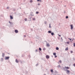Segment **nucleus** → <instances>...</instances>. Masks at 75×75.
I'll use <instances>...</instances> for the list:
<instances>
[{"label": "nucleus", "instance_id": "f257e3e1", "mask_svg": "<svg viewBox=\"0 0 75 75\" xmlns=\"http://www.w3.org/2000/svg\"><path fill=\"white\" fill-rule=\"evenodd\" d=\"M61 69L62 70V71H66V70H67L66 69V68H65V67H62Z\"/></svg>", "mask_w": 75, "mask_h": 75}, {"label": "nucleus", "instance_id": "f03ea898", "mask_svg": "<svg viewBox=\"0 0 75 75\" xmlns=\"http://www.w3.org/2000/svg\"><path fill=\"white\" fill-rule=\"evenodd\" d=\"M66 72L67 74H70V71L68 69H66Z\"/></svg>", "mask_w": 75, "mask_h": 75}, {"label": "nucleus", "instance_id": "7ed1b4c3", "mask_svg": "<svg viewBox=\"0 0 75 75\" xmlns=\"http://www.w3.org/2000/svg\"><path fill=\"white\" fill-rule=\"evenodd\" d=\"M9 23L10 24V25L11 27L13 26V23L12 22H11L10 21H9Z\"/></svg>", "mask_w": 75, "mask_h": 75}, {"label": "nucleus", "instance_id": "20e7f679", "mask_svg": "<svg viewBox=\"0 0 75 75\" xmlns=\"http://www.w3.org/2000/svg\"><path fill=\"white\" fill-rule=\"evenodd\" d=\"M9 58H10V57L6 56L5 57V60H8V59H9Z\"/></svg>", "mask_w": 75, "mask_h": 75}, {"label": "nucleus", "instance_id": "39448f33", "mask_svg": "<svg viewBox=\"0 0 75 75\" xmlns=\"http://www.w3.org/2000/svg\"><path fill=\"white\" fill-rule=\"evenodd\" d=\"M10 20H13V16L11 15L10 16Z\"/></svg>", "mask_w": 75, "mask_h": 75}, {"label": "nucleus", "instance_id": "423d86ee", "mask_svg": "<svg viewBox=\"0 0 75 75\" xmlns=\"http://www.w3.org/2000/svg\"><path fill=\"white\" fill-rule=\"evenodd\" d=\"M46 59H49V58H50V56L48 55H46Z\"/></svg>", "mask_w": 75, "mask_h": 75}, {"label": "nucleus", "instance_id": "0eeeda50", "mask_svg": "<svg viewBox=\"0 0 75 75\" xmlns=\"http://www.w3.org/2000/svg\"><path fill=\"white\" fill-rule=\"evenodd\" d=\"M70 27H71V30H72V29L74 28V26H73V25H70Z\"/></svg>", "mask_w": 75, "mask_h": 75}, {"label": "nucleus", "instance_id": "6e6552de", "mask_svg": "<svg viewBox=\"0 0 75 75\" xmlns=\"http://www.w3.org/2000/svg\"><path fill=\"white\" fill-rule=\"evenodd\" d=\"M30 15L31 16H34V13H33V12H31L30 13Z\"/></svg>", "mask_w": 75, "mask_h": 75}, {"label": "nucleus", "instance_id": "1a4fd4ad", "mask_svg": "<svg viewBox=\"0 0 75 75\" xmlns=\"http://www.w3.org/2000/svg\"><path fill=\"white\" fill-rule=\"evenodd\" d=\"M15 33H18V31L17 29L15 30Z\"/></svg>", "mask_w": 75, "mask_h": 75}, {"label": "nucleus", "instance_id": "9d476101", "mask_svg": "<svg viewBox=\"0 0 75 75\" xmlns=\"http://www.w3.org/2000/svg\"><path fill=\"white\" fill-rule=\"evenodd\" d=\"M5 56V54L4 53H2V57H4Z\"/></svg>", "mask_w": 75, "mask_h": 75}, {"label": "nucleus", "instance_id": "9b49d317", "mask_svg": "<svg viewBox=\"0 0 75 75\" xmlns=\"http://www.w3.org/2000/svg\"><path fill=\"white\" fill-rule=\"evenodd\" d=\"M39 52H40V51H42V49L41 48V47H39Z\"/></svg>", "mask_w": 75, "mask_h": 75}, {"label": "nucleus", "instance_id": "f8f14e48", "mask_svg": "<svg viewBox=\"0 0 75 75\" xmlns=\"http://www.w3.org/2000/svg\"><path fill=\"white\" fill-rule=\"evenodd\" d=\"M65 67L66 69H69V67H66V66H65Z\"/></svg>", "mask_w": 75, "mask_h": 75}, {"label": "nucleus", "instance_id": "ddd939ff", "mask_svg": "<svg viewBox=\"0 0 75 75\" xmlns=\"http://www.w3.org/2000/svg\"><path fill=\"white\" fill-rule=\"evenodd\" d=\"M48 33H49V34H51V33H52V31L51 30H49L48 31Z\"/></svg>", "mask_w": 75, "mask_h": 75}, {"label": "nucleus", "instance_id": "4468645a", "mask_svg": "<svg viewBox=\"0 0 75 75\" xmlns=\"http://www.w3.org/2000/svg\"><path fill=\"white\" fill-rule=\"evenodd\" d=\"M46 46L47 47H50V44H49V43H47L46 44Z\"/></svg>", "mask_w": 75, "mask_h": 75}, {"label": "nucleus", "instance_id": "2eb2a0df", "mask_svg": "<svg viewBox=\"0 0 75 75\" xmlns=\"http://www.w3.org/2000/svg\"><path fill=\"white\" fill-rule=\"evenodd\" d=\"M16 63H18V62H19L18 61V60H17V59H16Z\"/></svg>", "mask_w": 75, "mask_h": 75}, {"label": "nucleus", "instance_id": "dca6fc26", "mask_svg": "<svg viewBox=\"0 0 75 75\" xmlns=\"http://www.w3.org/2000/svg\"><path fill=\"white\" fill-rule=\"evenodd\" d=\"M51 34V35L52 36H53V35H54V32H52Z\"/></svg>", "mask_w": 75, "mask_h": 75}, {"label": "nucleus", "instance_id": "f3484780", "mask_svg": "<svg viewBox=\"0 0 75 75\" xmlns=\"http://www.w3.org/2000/svg\"><path fill=\"white\" fill-rule=\"evenodd\" d=\"M56 50H59V47H57L56 48Z\"/></svg>", "mask_w": 75, "mask_h": 75}, {"label": "nucleus", "instance_id": "a211bd4d", "mask_svg": "<svg viewBox=\"0 0 75 75\" xmlns=\"http://www.w3.org/2000/svg\"><path fill=\"white\" fill-rule=\"evenodd\" d=\"M50 72L52 73L54 72V71L53 70V69H51L50 70Z\"/></svg>", "mask_w": 75, "mask_h": 75}, {"label": "nucleus", "instance_id": "6ab92c4d", "mask_svg": "<svg viewBox=\"0 0 75 75\" xmlns=\"http://www.w3.org/2000/svg\"><path fill=\"white\" fill-rule=\"evenodd\" d=\"M39 65V64H38V63L36 64L35 65L36 67H38Z\"/></svg>", "mask_w": 75, "mask_h": 75}, {"label": "nucleus", "instance_id": "aec40b11", "mask_svg": "<svg viewBox=\"0 0 75 75\" xmlns=\"http://www.w3.org/2000/svg\"><path fill=\"white\" fill-rule=\"evenodd\" d=\"M37 1H39L40 2H42L41 0H37Z\"/></svg>", "mask_w": 75, "mask_h": 75}, {"label": "nucleus", "instance_id": "412c9836", "mask_svg": "<svg viewBox=\"0 0 75 75\" xmlns=\"http://www.w3.org/2000/svg\"><path fill=\"white\" fill-rule=\"evenodd\" d=\"M57 54L55 52H54L53 53V55H56Z\"/></svg>", "mask_w": 75, "mask_h": 75}, {"label": "nucleus", "instance_id": "4be33fe9", "mask_svg": "<svg viewBox=\"0 0 75 75\" xmlns=\"http://www.w3.org/2000/svg\"><path fill=\"white\" fill-rule=\"evenodd\" d=\"M65 51H67L68 50V47H67L66 48H65Z\"/></svg>", "mask_w": 75, "mask_h": 75}, {"label": "nucleus", "instance_id": "5701e85b", "mask_svg": "<svg viewBox=\"0 0 75 75\" xmlns=\"http://www.w3.org/2000/svg\"><path fill=\"white\" fill-rule=\"evenodd\" d=\"M49 28H51V23L49 24Z\"/></svg>", "mask_w": 75, "mask_h": 75}, {"label": "nucleus", "instance_id": "b1692460", "mask_svg": "<svg viewBox=\"0 0 75 75\" xmlns=\"http://www.w3.org/2000/svg\"><path fill=\"white\" fill-rule=\"evenodd\" d=\"M24 20L25 21H27V18H25Z\"/></svg>", "mask_w": 75, "mask_h": 75}, {"label": "nucleus", "instance_id": "393cba45", "mask_svg": "<svg viewBox=\"0 0 75 75\" xmlns=\"http://www.w3.org/2000/svg\"><path fill=\"white\" fill-rule=\"evenodd\" d=\"M38 13H39V12L38 11H36V14H38Z\"/></svg>", "mask_w": 75, "mask_h": 75}, {"label": "nucleus", "instance_id": "a878e982", "mask_svg": "<svg viewBox=\"0 0 75 75\" xmlns=\"http://www.w3.org/2000/svg\"><path fill=\"white\" fill-rule=\"evenodd\" d=\"M47 21H44V24H47Z\"/></svg>", "mask_w": 75, "mask_h": 75}, {"label": "nucleus", "instance_id": "bb28decb", "mask_svg": "<svg viewBox=\"0 0 75 75\" xmlns=\"http://www.w3.org/2000/svg\"><path fill=\"white\" fill-rule=\"evenodd\" d=\"M33 21H35V18H33Z\"/></svg>", "mask_w": 75, "mask_h": 75}, {"label": "nucleus", "instance_id": "cd10ccee", "mask_svg": "<svg viewBox=\"0 0 75 75\" xmlns=\"http://www.w3.org/2000/svg\"><path fill=\"white\" fill-rule=\"evenodd\" d=\"M45 50H46V48H45V47L43 49V51H45Z\"/></svg>", "mask_w": 75, "mask_h": 75}, {"label": "nucleus", "instance_id": "c85d7f7f", "mask_svg": "<svg viewBox=\"0 0 75 75\" xmlns=\"http://www.w3.org/2000/svg\"><path fill=\"white\" fill-rule=\"evenodd\" d=\"M66 19H67V18H68V16H66Z\"/></svg>", "mask_w": 75, "mask_h": 75}, {"label": "nucleus", "instance_id": "c756f323", "mask_svg": "<svg viewBox=\"0 0 75 75\" xmlns=\"http://www.w3.org/2000/svg\"><path fill=\"white\" fill-rule=\"evenodd\" d=\"M59 63H62V61L61 60H59Z\"/></svg>", "mask_w": 75, "mask_h": 75}, {"label": "nucleus", "instance_id": "7c9ffc66", "mask_svg": "<svg viewBox=\"0 0 75 75\" xmlns=\"http://www.w3.org/2000/svg\"><path fill=\"white\" fill-rule=\"evenodd\" d=\"M67 44H69V42H67Z\"/></svg>", "mask_w": 75, "mask_h": 75}, {"label": "nucleus", "instance_id": "2f4dec72", "mask_svg": "<svg viewBox=\"0 0 75 75\" xmlns=\"http://www.w3.org/2000/svg\"><path fill=\"white\" fill-rule=\"evenodd\" d=\"M35 52H38V50H36L35 51Z\"/></svg>", "mask_w": 75, "mask_h": 75}, {"label": "nucleus", "instance_id": "473e14b6", "mask_svg": "<svg viewBox=\"0 0 75 75\" xmlns=\"http://www.w3.org/2000/svg\"><path fill=\"white\" fill-rule=\"evenodd\" d=\"M30 3H33V0H30Z\"/></svg>", "mask_w": 75, "mask_h": 75}, {"label": "nucleus", "instance_id": "72a5a7b5", "mask_svg": "<svg viewBox=\"0 0 75 75\" xmlns=\"http://www.w3.org/2000/svg\"><path fill=\"white\" fill-rule=\"evenodd\" d=\"M1 61H2V62H3V58H1Z\"/></svg>", "mask_w": 75, "mask_h": 75}, {"label": "nucleus", "instance_id": "f704fd0d", "mask_svg": "<svg viewBox=\"0 0 75 75\" xmlns=\"http://www.w3.org/2000/svg\"><path fill=\"white\" fill-rule=\"evenodd\" d=\"M28 58H31V56H30V55H29L28 56Z\"/></svg>", "mask_w": 75, "mask_h": 75}, {"label": "nucleus", "instance_id": "c9c22d12", "mask_svg": "<svg viewBox=\"0 0 75 75\" xmlns=\"http://www.w3.org/2000/svg\"><path fill=\"white\" fill-rule=\"evenodd\" d=\"M57 67H58V68H59V67H61V66H60V65H59L57 66Z\"/></svg>", "mask_w": 75, "mask_h": 75}, {"label": "nucleus", "instance_id": "e433bc0d", "mask_svg": "<svg viewBox=\"0 0 75 75\" xmlns=\"http://www.w3.org/2000/svg\"><path fill=\"white\" fill-rule=\"evenodd\" d=\"M73 46H74V47H75V43H73Z\"/></svg>", "mask_w": 75, "mask_h": 75}, {"label": "nucleus", "instance_id": "4c0bfd02", "mask_svg": "<svg viewBox=\"0 0 75 75\" xmlns=\"http://www.w3.org/2000/svg\"><path fill=\"white\" fill-rule=\"evenodd\" d=\"M68 39H69V40L70 41H71V40H72V39H71V38H68Z\"/></svg>", "mask_w": 75, "mask_h": 75}, {"label": "nucleus", "instance_id": "58836bf2", "mask_svg": "<svg viewBox=\"0 0 75 75\" xmlns=\"http://www.w3.org/2000/svg\"><path fill=\"white\" fill-rule=\"evenodd\" d=\"M13 11H16V9H15V8H14L13 9Z\"/></svg>", "mask_w": 75, "mask_h": 75}, {"label": "nucleus", "instance_id": "ea45409f", "mask_svg": "<svg viewBox=\"0 0 75 75\" xmlns=\"http://www.w3.org/2000/svg\"><path fill=\"white\" fill-rule=\"evenodd\" d=\"M57 56L56 55H54V58H57Z\"/></svg>", "mask_w": 75, "mask_h": 75}, {"label": "nucleus", "instance_id": "a19ab883", "mask_svg": "<svg viewBox=\"0 0 75 75\" xmlns=\"http://www.w3.org/2000/svg\"><path fill=\"white\" fill-rule=\"evenodd\" d=\"M70 52H71V53H73V51H71Z\"/></svg>", "mask_w": 75, "mask_h": 75}, {"label": "nucleus", "instance_id": "79ce46f5", "mask_svg": "<svg viewBox=\"0 0 75 75\" xmlns=\"http://www.w3.org/2000/svg\"><path fill=\"white\" fill-rule=\"evenodd\" d=\"M74 40V38H73L72 40H71V42H72L73 41V40Z\"/></svg>", "mask_w": 75, "mask_h": 75}, {"label": "nucleus", "instance_id": "37998d69", "mask_svg": "<svg viewBox=\"0 0 75 75\" xmlns=\"http://www.w3.org/2000/svg\"><path fill=\"white\" fill-rule=\"evenodd\" d=\"M31 31H33V28H31Z\"/></svg>", "mask_w": 75, "mask_h": 75}, {"label": "nucleus", "instance_id": "c03bdc74", "mask_svg": "<svg viewBox=\"0 0 75 75\" xmlns=\"http://www.w3.org/2000/svg\"><path fill=\"white\" fill-rule=\"evenodd\" d=\"M38 6H40V4L38 3Z\"/></svg>", "mask_w": 75, "mask_h": 75}, {"label": "nucleus", "instance_id": "a18cd8bd", "mask_svg": "<svg viewBox=\"0 0 75 75\" xmlns=\"http://www.w3.org/2000/svg\"><path fill=\"white\" fill-rule=\"evenodd\" d=\"M32 18V17H30V18H29V19H30V20H31Z\"/></svg>", "mask_w": 75, "mask_h": 75}, {"label": "nucleus", "instance_id": "49530a36", "mask_svg": "<svg viewBox=\"0 0 75 75\" xmlns=\"http://www.w3.org/2000/svg\"><path fill=\"white\" fill-rule=\"evenodd\" d=\"M73 66L75 67V63L74 64H73Z\"/></svg>", "mask_w": 75, "mask_h": 75}, {"label": "nucleus", "instance_id": "de8ad7c7", "mask_svg": "<svg viewBox=\"0 0 75 75\" xmlns=\"http://www.w3.org/2000/svg\"><path fill=\"white\" fill-rule=\"evenodd\" d=\"M7 9H9V7H8L6 8Z\"/></svg>", "mask_w": 75, "mask_h": 75}, {"label": "nucleus", "instance_id": "09e8293b", "mask_svg": "<svg viewBox=\"0 0 75 75\" xmlns=\"http://www.w3.org/2000/svg\"><path fill=\"white\" fill-rule=\"evenodd\" d=\"M1 17H3V15H2V14L1 15Z\"/></svg>", "mask_w": 75, "mask_h": 75}, {"label": "nucleus", "instance_id": "8fccbe9b", "mask_svg": "<svg viewBox=\"0 0 75 75\" xmlns=\"http://www.w3.org/2000/svg\"><path fill=\"white\" fill-rule=\"evenodd\" d=\"M24 38L26 37V35H24Z\"/></svg>", "mask_w": 75, "mask_h": 75}, {"label": "nucleus", "instance_id": "3c124183", "mask_svg": "<svg viewBox=\"0 0 75 75\" xmlns=\"http://www.w3.org/2000/svg\"><path fill=\"white\" fill-rule=\"evenodd\" d=\"M58 35L59 37H61V36L60 35H59V34H58Z\"/></svg>", "mask_w": 75, "mask_h": 75}, {"label": "nucleus", "instance_id": "603ef678", "mask_svg": "<svg viewBox=\"0 0 75 75\" xmlns=\"http://www.w3.org/2000/svg\"><path fill=\"white\" fill-rule=\"evenodd\" d=\"M61 40H62V41H63V39H62V37L61 38Z\"/></svg>", "mask_w": 75, "mask_h": 75}, {"label": "nucleus", "instance_id": "864d4df0", "mask_svg": "<svg viewBox=\"0 0 75 75\" xmlns=\"http://www.w3.org/2000/svg\"><path fill=\"white\" fill-rule=\"evenodd\" d=\"M73 58V59L74 60V61H75V58Z\"/></svg>", "mask_w": 75, "mask_h": 75}, {"label": "nucleus", "instance_id": "5fc2aeb1", "mask_svg": "<svg viewBox=\"0 0 75 75\" xmlns=\"http://www.w3.org/2000/svg\"><path fill=\"white\" fill-rule=\"evenodd\" d=\"M66 13V12H65V11H64V13Z\"/></svg>", "mask_w": 75, "mask_h": 75}, {"label": "nucleus", "instance_id": "6e6d98bb", "mask_svg": "<svg viewBox=\"0 0 75 75\" xmlns=\"http://www.w3.org/2000/svg\"><path fill=\"white\" fill-rule=\"evenodd\" d=\"M58 38V40H59V37Z\"/></svg>", "mask_w": 75, "mask_h": 75}, {"label": "nucleus", "instance_id": "4d7b16f0", "mask_svg": "<svg viewBox=\"0 0 75 75\" xmlns=\"http://www.w3.org/2000/svg\"><path fill=\"white\" fill-rule=\"evenodd\" d=\"M18 15H19V16H20V13H18Z\"/></svg>", "mask_w": 75, "mask_h": 75}, {"label": "nucleus", "instance_id": "13d9d810", "mask_svg": "<svg viewBox=\"0 0 75 75\" xmlns=\"http://www.w3.org/2000/svg\"><path fill=\"white\" fill-rule=\"evenodd\" d=\"M65 44H67V42H64Z\"/></svg>", "mask_w": 75, "mask_h": 75}, {"label": "nucleus", "instance_id": "bf43d9fd", "mask_svg": "<svg viewBox=\"0 0 75 75\" xmlns=\"http://www.w3.org/2000/svg\"><path fill=\"white\" fill-rule=\"evenodd\" d=\"M31 21V19H30V20H29L30 21Z\"/></svg>", "mask_w": 75, "mask_h": 75}, {"label": "nucleus", "instance_id": "052dcab7", "mask_svg": "<svg viewBox=\"0 0 75 75\" xmlns=\"http://www.w3.org/2000/svg\"><path fill=\"white\" fill-rule=\"evenodd\" d=\"M8 54H10V53H8Z\"/></svg>", "mask_w": 75, "mask_h": 75}, {"label": "nucleus", "instance_id": "680f3d73", "mask_svg": "<svg viewBox=\"0 0 75 75\" xmlns=\"http://www.w3.org/2000/svg\"><path fill=\"white\" fill-rule=\"evenodd\" d=\"M44 75H46V74H44Z\"/></svg>", "mask_w": 75, "mask_h": 75}, {"label": "nucleus", "instance_id": "e2e57ef3", "mask_svg": "<svg viewBox=\"0 0 75 75\" xmlns=\"http://www.w3.org/2000/svg\"><path fill=\"white\" fill-rule=\"evenodd\" d=\"M45 41V42H47V41Z\"/></svg>", "mask_w": 75, "mask_h": 75}, {"label": "nucleus", "instance_id": "0e129e2a", "mask_svg": "<svg viewBox=\"0 0 75 75\" xmlns=\"http://www.w3.org/2000/svg\"><path fill=\"white\" fill-rule=\"evenodd\" d=\"M24 14H25V12H24Z\"/></svg>", "mask_w": 75, "mask_h": 75}, {"label": "nucleus", "instance_id": "69168bd1", "mask_svg": "<svg viewBox=\"0 0 75 75\" xmlns=\"http://www.w3.org/2000/svg\"><path fill=\"white\" fill-rule=\"evenodd\" d=\"M33 28H34V26H33Z\"/></svg>", "mask_w": 75, "mask_h": 75}, {"label": "nucleus", "instance_id": "338daca9", "mask_svg": "<svg viewBox=\"0 0 75 75\" xmlns=\"http://www.w3.org/2000/svg\"><path fill=\"white\" fill-rule=\"evenodd\" d=\"M64 7H66V6L65 5V6H64Z\"/></svg>", "mask_w": 75, "mask_h": 75}, {"label": "nucleus", "instance_id": "774afa93", "mask_svg": "<svg viewBox=\"0 0 75 75\" xmlns=\"http://www.w3.org/2000/svg\"><path fill=\"white\" fill-rule=\"evenodd\" d=\"M36 41H37V40H36Z\"/></svg>", "mask_w": 75, "mask_h": 75}]
</instances>
